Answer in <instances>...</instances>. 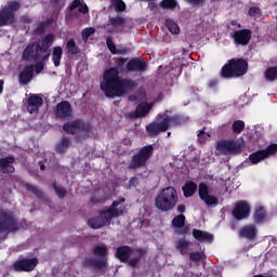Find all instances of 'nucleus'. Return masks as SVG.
I'll return each instance as SVG.
<instances>
[{
  "label": "nucleus",
  "instance_id": "19",
  "mask_svg": "<svg viewBox=\"0 0 277 277\" xmlns=\"http://www.w3.org/2000/svg\"><path fill=\"white\" fill-rule=\"evenodd\" d=\"M258 233H259V229L256 228V225L249 224V225H243L239 229L238 235L240 239H247V241H256Z\"/></svg>",
  "mask_w": 277,
  "mask_h": 277
},
{
  "label": "nucleus",
  "instance_id": "39",
  "mask_svg": "<svg viewBox=\"0 0 277 277\" xmlns=\"http://www.w3.org/2000/svg\"><path fill=\"white\" fill-rule=\"evenodd\" d=\"M164 25L169 29V31L173 35L180 34L181 31L179 24H176V22L172 19H166Z\"/></svg>",
  "mask_w": 277,
  "mask_h": 277
},
{
  "label": "nucleus",
  "instance_id": "35",
  "mask_svg": "<svg viewBox=\"0 0 277 277\" xmlns=\"http://www.w3.org/2000/svg\"><path fill=\"white\" fill-rule=\"evenodd\" d=\"M6 12H10L11 16L13 18H16L15 12H18L21 10V3L16 1L9 2L8 6L3 8Z\"/></svg>",
  "mask_w": 277,
  "mask_h": 277
},
{
  "label": "nucleus",
  "instance_id": "29",
  "mask_svg": "<svg viewBox=\"0 0 277 277\" xmlns=\"http://www.w3.org/2000/svg\"><path fill=\"white\" fill-rule=\"evenodd\" d=\"M182 192L184 194V198H192V196L198 192V185L195 182H187L182 187Z\"/></svg>",
  "mask_w": 277,
  "mask_h": 277
},
{
  "label": "nucleus",
  "instance_id": "32",
  "mask_svg": "<svg viewBox=\"0 0 277 277\" xmlns=\"http://www.w3.org/2000/svg\"><path fill=\"white\" fill-rule=\"evenodd\" d=\"M65 47L69 55H79V53H81V49L77 47V42L72 38L67 40Z\"/></svg>",
  "mask_w": 277,
  "mask_h": 277
},
{
  "label": "nucleus",
  "instance_id": "41",
  "mask_svg": "<svg viewBox=\"0 0 277 277\" xmlns=\"http://www.w3.org/2000/svg\"><path fill=\"white\" fill-rule=\"evenodd\" d=\"M265 79L266 81H276L277 80V67H268L265 70Z\"/></svg>",
  "mask_w": 277,
  "mask_h": 277
},
{
  "label": "nucleus",
  "instance_id": "31",
  "mask_svg": "<svg viewBox=\"0 0 277 277\" xmlns=\"http://www.w3.org/2000/svg\"><path fill=\"white\" fill-rule=\"evenodd\" d=\"M14 23V17L9 11L5 9L0 10V27H8V25H12Z\"/></svg>",
  "mask_w": 277,
  "mask_h": 277
},
{
  "label": "nucleus",
  "instance_id": "46",
  "mask_svg": "<svg viewBox=\"0 0 277 277\" xmlns=\"http://www.w3.org/2000/svg\"><path fill=\"white\" fill-rule=\"evenodd\" d=\"M96 34V29L94 27L84 28L82 30V40H88L90 36H94Z\"/></svg>",
  "mask_w": 277,
  "mask_h": 277
},
{
  "label": "nucleus",
  "instance_id": "54",
  "mask_svg": "<svg viewBox=\"0 0 277 277\" xmlns=\"http://www.w3.org/2000/svg\"><path fill=\"white\" fill-rule=\"evenodd\" d=\"M81 5V0H74L70 5H69V10H77V8H80Z\"/></svg>",
  "mask_w": 277,
  "mask_h": 277
},
{
  "label": "nucleus",
  "instance_id": "22",
  "mask_svg": "<svg viewBox=\"0 0 277 277\" xmlns=\"http://www.w3.org/2000/svg\"><path fill=\"white\" fill-rule=\"evenodd\" d=\"M171 226L177 228L179 235H187L189 233V226L185 225V215L179 214L172 219Z\"/></svg>",
  "mask_w": 277,
  "mask_h": 277
},
{
  "label": "nucleus",
  "instance_id": "28",
  "mask_svg": "<svg viewBox=\"0 0 277 277\" xmlns=\"http://www.w3.org/2000/svg\"><path fill=\"white\" fill-rule=\"evenodd\" d=\"M64 55V49L62 47L56 45L52 50V62L55 68H60L62 66V56Z\"/></svg>",
  "mask_w": 277,
  "mask_h": 277
},
{
  "label": "nucleus",
  "instance_id": "21",
  "mask_svg": "<svg viewBox=\"0 0 277 277\" xmlns=\"http://www.w3.org/2000/svg\"><path fill=\"white\" fill-rule=\"evenodd\" d=\"M42 105H44V100L38 94H32L27 98V111L29 114H39Z\"/></svg>",
  "mask_w": 277,
  "mask_h": 277
},
{
  "label": "nucleus",
  "instance_id": "3",
  "mask_svg": "<svg viewBox=\"0 0 277 277\" xmlns=\"http://www.w3.org/2000/svg\"><path fill=\"white\" fill-rule=\"evenodd\" d=\"M179 203V193L175 187L168 186L159 190L155 197V207L162 213L168 211H174V208Z\"/></svg>",
  "mask_w": 277,
  "mask_h": 277
},
{
  "label": "nucleus",
  "instance_id": "27",
  "mask_svg": "<svg viewBox=\"0 0 277 277\" xmlns=\"http://www.w3.org/2000/svg\"><path fill=\"white\" fill-rule=\"evenodd\" d=\"M267 220V210L263 206H258L253 212V221L255 224H263Z\"/></svg>",
  "mask_w": 277,
  "mask_h": 277
},
{
  "label": "nucleus",
  "instance_id": "8",
  "mask_svg": "<svg viewBox=\"0 0 277 277\" xmlns=\"http://www.w3.org/2000/svg\"><path fill=\"white\" fill-rule=\"evenodd\" d=\"M155 153L153 145L143 146L136 154L132 155L131 160L128 164V170H140L146 168V163Z\"/></svg>",
  "mask_w": 277,
  "mask_h": 277
},
{
  "label": "nucleus",
  "instance_id": "43",
  "mask_svg": "<svg viewBox=\"0 0 277 277\" xmlns=\"http://www.w3.org/2000/svg\"><path fill=\"white\" fill-rule=\"evenodd\" d=\"M89 225L91 226V228H94V229L103 228V226H105L101 220V216L91 217L89 220Z\"/></svg>",
  "mask_w": 277,
  "mask_h": 277
},
{
  "label": "nucleus",
  "instance_id": "50",
  "mask_svg": "<svg viewBox=\"0 0 277 277\" xmlns=\"http://www.w3.org/2000/svg\"><path fill=\"white\" fill-rule=\"evenodd\" d=\"M248 14L251 17L259 16L261 14V9L258 6H251L249 8Z\"/></svg>",
  "mask_w": 277,
  "mask_h": 277
},
{
  "label": "nucleus",
  "instance_id": "42",
  "mask_svg": "<svg viewBox=\"0 0 277 277\" xmlns=\"http://www.w3.org/2000/svg\"><path fill=\"white\" fill-rule=\"evenodd\" d=\"M176 5H179L176 0H162L160 2V8H162V10H176Z\"/></svg>",
  "mask_w": 277,
  "mask_h": 277
},
{
  "label": "nucleus",
  "instance_id": "63",
  "mask_svg": "<svg viewBox=\"0 0 277 277\" xmlns=\"http://www.w3.org/2000/svg\"><path fill=\"white\" fill-rule=\"evenodd\" d=\"M167 135H168V137H170V135H172V133H171V132H168Z\"/></svg>",
  "mask_w": 277,
  "mask_h": 277
},
{
  "label": "nucleus",
  "instance_id": "15",
  "mask_svg": "<svg viewBox=\"0 0 277 277\" xmlns=\"http://www.w3.org/2000/svg\"><path fill=\"white\" fill-rule=\"evenodd\" d=\"M198 194L200 200H202V202H205L207 207H217V203L220 201L217 197L209 195V186L207 185V183L201 182L199 184Z\"/></svg>",
  "mask_w": 277,
  "mask_h": 277
},
{
  "label": "nucleus",
  "instance_id": "33",
  "mask_svg": "<svg viewBox=\"0 0 277 277\" xmlns=\"http://www.w3.org/2000/svg\"><path fill=\"white\" fill-rule=\"evenodd\" d=\"M263 159H267L266 154L263 150H258L249 155V161H251L253 164L260 163V161H263Z\"/></svg>",
  "mask_w": 277,
  "mask_h": 277
},
{
  "label": "nucleus",
  "instance_id": "53",
  "mask_svg": "<svg viewBox=\"0 0 277 277\" xmlns=\"http://www.w3.org/2000/svg\"><path fill=\"white\" fill-rule=\"evenodd\" d=\"M42 70H44V63H37L35 65V72L37 75H40V72H42Z\"/></svg>",
  "mask_w": 277,
  "mask_h": 277
},
{
  "label": "nucleus",
  "instance_id": "18",
  "mask_svg": "<svg viewBox=\"0 0 277 277\" xmlns=\"http://www.w3.org/2000/svg\"><path fill=\"white\" fill-rule=\"evenodd\" d=\"M148 63L144 58H131L126 66L127 72H146Z\"/></svg>",
  "mask_w": 277,
  "mask_h": 277
},
{
  "label": "nucleus",
  "instance_id": "51",
  "mask_svg": "<svg viewBox=\"0 0 277 277\" xmlns=\"http://www.w3.org/2000/svg\"><path fill=\"white\" fill-rule=\"evenodd\" d=\"M217 85H220V81L217 79H211L208 82L209 90H217Z\"/></svg>",
  "mask_w": 277,
  "mask_h": 277
},
{
  "label": "nucleus",
  "instance_id": "56",
  "mask_svg": "<svg viewBox=\"0 0 277 277\" xmlns=\"http://www.w3.org/2000/svg\"><path fill=\"white\" fill-rule=\"evenodd\" d=\"M129 52H130L129 48H119L117 49L116 55H127V53Z\"/></svg>",
  "mask_w": 277,
  "mask_h": 277
},
{
  "label": "nucleus",
  "instance_id": "58",
  "mask_svg": "<svg viewBox=\"0 0 277 277\" xmlns=\"http://www.w3.org/2000/svg\"><path fill=\"white\" fill-rule=\"evenodd\" d=\"M188 3H192L193 5H200L205 0H187Z\"/></svg>",
  "mask_w": 277,
  "mask_h": 277
},
{
  "label": "nucleus",
  "instance_id": "6",
  "mask_svg": "<svg viewBox=\"0 0 277 277\" xmlns=\"http://www.w3.org/2000/svg\"><path fill=\"white\" fill-rule=\"evenodd\" d=\"M248 72V61L243 58H232L221 69L223 79H233V77H243Z\"/></svg>",
  "mask_w": 277,
  "mask_h": 277
},
{
  "label": "nucleus",
  "instance_id": "9",
  "mask_svg": "<svg viewBox=\"0 0 277 277\" xmlns=\"http://www.w3.org/2000/svg\"><path fill=\"white\" fill-rule=\"evenodd\" d=\"M124 202H127V199H124V197H121L118 200L113 201L110 208L100 212L98 216L100 220H102V224H104V226H107V224H111L114 217H120V215L124 213V206H120Z\"/></svg>",
  "mask_w": 277,
  "mask_h": 277
},
{
  "label": "nucleus",
  "instance_id": "64",
  "mask_svg": "<svg viewBox=\"0 0 277 277\" xmlns=\"http://www.w3.org/2000/svg\"><path fill=\"white\" fill-rule=\"evenodd\" d=\"M44 57H45V60H48V57H49V54H47Z\"/></svg>",
  "mask_w": 277,
  "mask_h": 277
},
{
  "label": "nucleus",
  "instance_id": "17",
  "mask_svg": "<svg viewBox=\"0 0 277 277\" xmlns=\"http://www.w3.org/2000/svg\"><path fill=\"white\" fill-rule=\"evenodd\" d=\"M232 38L235 44L240 47H247L250 44V40H252V30L250 29H240L232 32Z\"/></svg>",
  "mask_w": 277,
  "mask_h": 277
},
{
  "label": "nucleus",
  "instance_id": "10",
  "mask_svg": "<svg viewBox=\"0 0 277 277\" xmlns=\"http://www.w3.org/2000/svg\"><path fill=\"white\" fill-rule=\"evenodd\" d=\"M216 150L221 155H239L243 150V143L239 140H224L217 143Z\"/></svg>",
  "mask_w": 277,
  "mask_h": 277
},
{
  "label": "nucleus",
  "instance_id": "11",
  "mask_svg": "<svg viewBox=\"0 0 277 277\" xmlns=\"http://www.w3.org/2000/svg\"><path fill=\"white\" fill-rule=\"evenodd\" d=\"M63 131L68 135H77V133H91L92 124L85 123L82 119H76L64 123Z\"/></svg>",
  "mask_w": 277,
  "mask_h": 277
},
{
  "label": "nucleus",
  "instance_id": "5",
  "mask_svg": "<svg viewBox=\"0 0 277 277\" xmlns=\"http://www.w3.org/2000/svg\"><path fill=\"white\" fill-rule=\"evenodd\" d=\"M93 254L95 256H100L98 259L96 258H88L85 256L82 260V267L84 269H93L94 272L105 269L107 267V254H109V250L107 249V246L105 245H96L93 249Z\"/></svg>",
  "mask_w": 277,
  "mask_h": 277
},
{
  "label": "nucleus",
  "instance_id": "4",
  "mask_svg": "<svg viewBox=\"0 0 277 277\" xmlns=\"http://www.w3.org/2000/svg\"><path fill=\"white\" fill-rule=\"evenodd\" d=\"M146 254L144 248H131L130 246L123 245L117 247L115 256L120 263H127L129 267H137L142 263V258Z\"/></svg>",
  "mask_w": 277,
  "mask_h": 277
},
{
  "label": "nucleus",
  "instance_id": "40",
  "mask_svg": "<svg viewBox=\"0 0 277 277\" xmlns=\"http://www.w3.org/2000/svg\"><path fill=\"white\" fill-rule=\"evenodd\" d=\"M126 23L127 21L124 19V17L116 16L108 18V25H110L111 27H123Z\"/></svg>",
  "mask_w": 277,
  "mask_h": 277
},
{
  "label": "nucleus",
  "instance_id": "34",
  "mask_svg": "<svg viewBox=\"0 0 277 277\" xmlns=\"http://www.w3.org/2000/svg\"><path fill=\"white\" fill-rule=\"evenodd\" d=\"M246 129V122L243 120H236L232 124V131L235 133V135H240V133L243 132Z\"/></svg>",
  "mask_w": 277,
  "mask_h": 277
},
{
  "label": "nucleus",
  "instance_id": "59",
  "mask_svg": "<svg viewBox=\"0 0 277 277\" xmlns=\"http://www.w3.org/2000/svg\"><path fill=\"white\" fill-rule=\"evenodd\" d=\"M185 211H186L185 205H179L177 206V212L179 213H185Z\"/></svg>",
  "mask_w": 277,
  "mask_h": 277
},
{
  "label": "nucleus",
  "instance_id": "38",
  "mask_svg": "<svg viewBox=\"0 0 277 277\" xmlns=\"http://www.w3.org/2000/svg\"><path fill=\"white\" fill-rule=\"evenodd\" d=\"M52 187L57 198H60L61 200H64L66 198V194H68V192H66V188H64V186H58L56 182H53Z\"/></svg>",
  "mask_w": 277,
  "mask_h": 277
},
{
  "label": "nucleus",
  "instance_id": "26",
  "mask_svg": "<svg viewBox=\"0 0 277 277\" xmlns=\"http://www.w3.org/2000/svg\"><path fill=\"white\" fill-rule=\"evenodd\" d=\"M53 42H55V35L50 32L42 39L41 44L37 42V49H40L41 53H48L49 49L53 47Z\"/></svg>",
  "mask_w": 277,
  "mask_h": 277
},
{
  "label": "nucleus",
  "instance_id": "44",
  "mask_svg": "<svg viewBox=\"0 0 277 277\" xmlns=\"http://www.w3.org/2000/svg\"><path fill=\"white\" fill-rule=\"evenodd\" d=\"M106 47L113 55H116L118 49L116 48V43H114V38L111 36L106 38Z\"/></svg>",
  "mask_w": 277,
  "mask_h": 277
},
{
  "label": "nucleus",
  "instance_id": "2",
  "mask_svg": "<svg viewBox=\"0 0 277 277\" xmlns=\"http://www.w3.org/2000/svg\"><path fill=\"white\" fill-rule=\"evenodd\" d=\"M172 111L166 110L162 115L159 114V122L149 123L146 127V131L148 135L155 137L159 135V133H166L170 129V127H183V124H187V118L183 115L175 114L171 115Z\"/></svg>",
  "mask_w": 277,
  "mask_h": 277
},
{
  "label": "nucleus",
  "instance_id": "30",
  "mask_svg": "<svg viewBox=\"0 0 277 277\" xmlns=\"http://www.w3.org/2000/svg\"><path fill=\"white\" fill-rule=\"evenodd\" d=\"M68 148H70V138L68 136H63L61 142L55 146V150L58 155H64Z\"/></svg>",
  "mask_w": 277,
  "mask_h": 277
},
{
  "label": "nucleus",
  "instance_id": "13",
  "mask_svg": "<svg viewBox=\"0 0 277 277\" xmlns=\"http://www.w3.org/2000/svg\"><path fill=\"white\" fill-rule=\"evenodd\" d=\"M232 214L233 217L237 220V222H241V220H248V217H250V203H248L246 200L236 202Z\"/></svg>",
  "mask_w": 277,
  "mask_h": 277
},
{
  "label": "nucleus",
  "instance_id": "55",
  "mask_svg": "<svg viewBox=\"0 0 277 277\" xmlns=\"http://www.w3.org/2000/svg\"><path fill=\"white\" fill-rule=\"evenodd\" d=\"M78 11L81 13V14H88L89 12V9H88V4L85 3H81L80 6H78Z\"/></svg>",
  "mask_w": 277,
  "mask_h": 277
},
{
  "label": "nucleus",
  "instance_id": "49",
  "mask_svg": "<svg viewBox=\"0 0 277 277\" xmlns=\"http://www.w3.org/2000/svg\"><path fill=\"white\" fill-rule=\"evenodd\" d=\"M197 137L200 144H205V142H207V137H209V134H207L203 129L198 132Z\"/></svg>",
  "mask_w": 277,
  "mask_h": 277
},
{
  "label": "nucleus",
  "instance_id": "36",
  "mask_svg": "<svg viewBox=\"0 0 277 277\" xmlns=\"http://www.w3.org/2000/svg\"><path fill=\"white\" fill-rule=\"evenodd\" d=\"M175 248L179 250L182 256H185V254H187V250L189 249V242L185 239H181L176 243Z\"/></svg>",
  "mask_w": 277,
  "mask_h": 277
},
{
  "label": "nucleus",
  "instance_id": "45",
  "mask_svg": "<svg viewBox=\"0 0 277 277\" xmlns=\"http://www.w3.org/2000/svg\"><path fill=\"white\" fill-rule=\"evenodd\" d=\"M111 3L116 12H124L127 10V4L122 0H113Z\"/></svg>",
  "mask_w": 277,
  "mask_h": 277
},
{
  "label": "nucleus",
  "instance_id": "12",
  "mask_svg": "<svg viewBox=\"0 0 277 277\" xmlns=\"http://www.w3.org/2000/svg\"><path fill=\"white\" fill-rule=\"evenodd\" d=\"M38 263H40L38 258H19L13 263L12 267L14 272L29 273V272H34V269L38 267Z\"/></svg>",
  "mask_w": 277,
  "mask_h": 277
},
{
  "label": "nucleus",
  "instance_id": "61",
  "mask_svg": "<svg viewBox=\"0 0 277 277\" xmlns=\"http://www.w3.org/2000/svg\"><path fill=\"white\" fill-rule=\"evenodd\" d=\"M40 163V170L43 172V170H47V167L44 166V163L39 162Z\"/></svg>",
  "mask_w": 277,
  "mask_h": 277
},
{
  "label": "nucleus",
  "instance_id": "48",
  "mask_svg": "<svg viewBox=\"0 0 277 277\" xmlns=\"http://www.w3.org/2000/svg\"><path fill=\"white\" fill-rule=\"evenodd\" d=\"M188 256H189L190 261H195V263L202 261L201 252L193 251L188 254Z\"/></svg>",
  "mask_w": 277,
  "mask_h": 277
},
{
  "label": "nucleus",
  "instance_id": "62",
  "mask_svg": "<svg viewBox=\"0 0 277 277\" xmlns=\"http://www.w3.org/2000/svg\"><path fill=\"white\" fill-rule=\"evenodd\" d=\"M91 202H98V200H96V198L92 197Z\"/></svg>",
  "mask_w": 277,
  "mask_h": 277
},
{
  "label": "nucleus",
  "instance_id": "25",
  "mask_svg": "<svg viewBox=\"0 0 277 277\" xmlns=\"http://www.w3.org/2000/svg\"><path fill=\"white\" fill-rule=\"evenodd\" d=\"M193 237L202 243H213V234L203 232L202 229H193Z\"/></svg>",
  "mask_w": 277,
  "mask_h": 277
},
{
  "label": "nucleus",
  "instance_id": "20",
  "mask_svg": "<svg viewBox=\"0 0 277 277\" xmlns=\"http://www.w3.org/2000/svg\"><path fill=\"white\" fill-rule=\"evenodd\" d=\"M39 52L38 42L29 43L22 53V60L25 62L36 61L40 57Z\"/></svg>",
  "mask_w": 277,
  "mask_h": 277
},
{
  "label": "nucleus",
  "instance_id": "1",
  "mask_svg": "<svg viewBox=\"0 0 277 277\" xmlns=\"http://www.w3.org/2000/svg\"><path fill=\"white\" fill-rule=\"evenodd\" d=\"M128 58H117V67H110L103 75L101 90L107 98H120L129 92H133L137 84L131 78H120V72L127 70Z\"/></svg>",
  "mask_w": 277,
  "mask_h": 277
},
{
  "label": "nucleus",
  "instance_id": "60",
  "mask_svg": "<svg viewBox=\"0 0 277 277\" xmlns=\"http://www.w3.org/2000/svg\"><path fill=\"white\" fill-rule=\"evenodd\" d=\"M0 94H3V80H0Z\"/></svg>",
  "mask_w": 277,
  "mask_h": 277
},
{
  "label": "nucleus",
  "instance_id": "57",
  "mask_svg": "<svg viewBox=\"0 0 277 277\" xmlns=\"http://www.w3.org/2000/svg\"><path fill=\"white\" fill-rule=\"evenodd\" d=\"M128 101L130 103H140L141 98H140V95H129Z\"/></svg>",
  "mask_w": 277,
  "mask_h": 277
},
{
  "label": "nucleus",
  "instance_id": "23",
  "mask_svg": "<svg viewBox=\"0 0 277 277\" xmlns=\"http://www.w3.org/2000/svg\"><path fill=\"white\" fill-rule=\"evenodd\" d=\"M12 163H14L13 156L0 158V172H2V174H14V172H16V168H14Z\"/></svg>",
  "mask_w": 277,
  "mask_h": 277
},
{
  "label": "nucleus",
  "instance_id": "47",
  "mask_svg": "<svg viewBox=\"0 0 277 277\" xmlns=\"http://www.w3.org/2000/svg\"><path fill=\"white\" fill-rule=\"evenodd\" d=\"M262 153H265L266 158L268 155H276L277 154V144L268 145L266 149H262Z\"/></svg>",
  "mask_w": 277,
  "mask_h": 277
},
{
  "label": "nucleus",
  "instance_id": "14",
  "mask_svg": "<svg viewBox=\"0 0 277 277\" xmlns=\"http://www.w3.org/2000/svg\"><path fill=\"white\" fill-rule=\"evenodd\" d=\"M54 117L56 120H68V118H72V106L70 105V102L62 101L56 104Z\"/></svg>",
  "mask_w": 277,
  "mask_h": 277
},
{
  "label": "nucleus",
  "instance_id": "24",
  "mask_svg": "<svg viewBox=\"0 0 277 277\" xmlns=\"http://www.w3.org/2000/svg\"><path fill=\"white\" fill-rule=\"evenodd\" d=\"M19 83L27 85L34 79V65H26L18 76Z\"/></svg>",
  "mask_w": 277,
  "mask_h": 277
},
{
  "label": "nucleus",
  "instance_id": "16",
  "mask_svg": "<svg viewBox=\"0 0 277 277\" xmlns=\"http://www.w3.org/2000/svg\"><path fill=\"white\" fill-rule=\"evenodd\" d=\"M153 109L151 103H140L135 110L129 111L126 114L128 120H137V118H146L147 114H150Z\"/></svg>",
  "mask_w": 277,
  "mask_h": 277
},
{
  "label": "nucleus",
  "instance_id": "7",
  "mask_svg": "<svg viewBox=\"0 0 277 277\" xmlns=\"http://www.w3.org/2000/svg\"><path fill=\"white\" fill-rule=\"evenodd\" d=\"M21 230V222L14 213L5 210L0 211V235H15Z\"/></svg>",
  "mask_w": 277,
  "mask_h": 277
},
{
  "label": "nucleus",
  "instance_id": "37",
  "mask_svg": "<svg viewBox=\"0 0 277 277\" xmlns=\"http://www.w3.org/2000/svg\"><path fill=\"white\" fill-rule=\"evenodd\" d=\"M24 187L27 189V192H31L39 198V200H44V193L40 190L37 186H34L31 184H25Z\"/></svg>",
  "mask_w": 277,
  "mask_h": 277
},
{
  "label": "nucleus",
  "instance_id": "52",
  "mask_svg": "<svg viewBox=\"0 0 277 277\" xmlns=\"http://www.w3.org/2000/svg\"><path fill=\"white\" fill-rule=\"evenodd\" d=\"M128 185L129 187H136L137 185H140V179H137V176L131 177Z\"/></svg>",
  "mask_w": 277,
  "mask_h": 277
}]
</instances>
